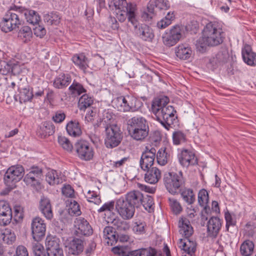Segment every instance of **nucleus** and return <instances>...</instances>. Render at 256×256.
I'll return each mask as SVG.
<instances>
[{
    "label": "nucleus",
    "mask_w": 256,
    "mask_h": 256,
    "mask_svg": "<svg viewBox=\"0 0 256 256\" xmlns=\"http://www.w3.org/2000/svg\"><path fill=\"white\" fill-rule=\"evenodd\" d=\"M127 130L130 136L142 140L148 135L149 128L146 120L142 116H134L127 121Z\"/></svg>",
    "instance_id": "2"
},
{
    "label": "nucleus",
    "mask_w": 256,
    "mask_h": 256,
    "mask_svg": "<svg viewBox=\"0 0 256 256\" xmlns=\"http://www.w3.org/2000/svg\"><path fill=\"white\" fill-rule=\"evenodd\" d=\"M222 220L218 216H212L206 224L207 234L209 237L216 238L222 227Z\"/></svg>",
    "instance_id": "21"
},
{
    "label": "nucleus",
    "mask_w": 256,
    "mask_h": 256,
    "mask_svg": "<svg viewBox=\"0 0 256 256\" xmlns=\"http://www.w3.org/2000/svg\"><path fill=\"white\" fill-rule=\"evenodd\" d=\"M55 131V126L49 122H44L42 126H40V130L38 132L42 137L52 135Z\"/></svg>",
    "instance_id": "48"
},
{
    "label": "nucleus",
    "mask_w": 256,
    "mask_h": 256,
    "mask_svg": "<svg viewBox=\"0 0 256 256\" xmlns=\"http://www.w3.org/2000/svg\"><path fill=\"white\" fill-rule=\"evenodd\" d=\"M169 98L165 96H159L154 98L152 102L151 111L156 116L161 110L168 106Z\"/></svg>",
    "instance_id": "24"
},
{
    "label": "nucleus",
    "mask_w": 256,
    "mask_h": 256,
    "mask_svg": "<svg viewBox=\"0 0 256 256\" xmlns=\"http://www.w3.org/2000/svg\"><path fill=\"white\" fill-rule=\"evenodd\" d=\"M12 210L9 204L4 200L0 201V225L5 226L12 221Z\"/></svg>",
    "instance_id": "18"
},
{
    "label": "nucleus",
    "mask_w": 256,
    "mask_h": 256,
    "mask_svg": "<svg viewBox=\"0 0 256 256\" xmlns=\"http://www.w3.org/2000/svg\"><path fill=\"white\" fill-rule=\"evenodd\" d=\"M156 119L168 130H170L171 125L174 124L178 122L176 113L165 115L156 118Z\"/></svg>",
    "instance_id": "36"
},
{
    "label": "nucleus",
    "mask_w": 256,
    "mask_h": 256,
    "mask_svg": "<svg viewBox=\"0 0 256 256\" xmlns=\"http://www.w3.org/2000/svg\"><path fill=\"white\" fill-rule=\"evenodd\" d=\"M164 184L167 190L172 194H178L184 186L185 180L182 171L168 172L164 175Z\"/></svg>",
    "instance_id": "3"
},
{
    "label": "nucleus",
    "mask_w": 256,
    "mask_h": 256,
    "mask_svg": "<svg viewBox=\"0 0 256 256\" xmlns=\"http://www.w3.org/2000/svg\"><path fill=\"white\" fill-rule=\"evenodd\" d=\"M138 36L144 41L152 42L154 38L152 30L146 24H140L136 20V24L132 25Z\"/></svg>",
    "instance_id": "15"
},
{
    "label": "nucleus",
    "mask_w": 256,
    "mask_h": 256,
    "mask_svg": "<svg viewBox=\"0 0 256 256\" xmlns=\"http://www.w3.org/2000/svg\"><path fill=\"white\" fill-rule=\"evenodd\" d=\"M0 28L1 30L4 32H10L17 28L4 17L0 23Z\"/></svg>",
    "instance_id": "59"
},
{
    "label": "nucleus",
    "mask_w": 256,
    "mask_h": 256,
    "mask_svg": "<svg viewBox=\"0 0 256 256\" xmlns=\"http://www.w3.org/2000/svg\"><path fill=\"white\" fill-rule=\"evenodd\" d=\"M104 238L107 240L108 245L112 246L118 242V234L112 226H106L103 230Z\"/></svg>",
    "instance_id": "35"
},
{
    "label": "nucleus",
    "mask_w": 256,
    "mask_h": 256,
    "mask_svg": "<svg viewBox=\"0 0 256 256\" xmlns=\"http://www.w3.org/2000/svg\"><path fill=\"white\" fill-rule=\"evenodd\" d=\"M61 16L57 12H52L44 16V20L49 25H58L60 22Z\"/></svg>",
    "instance_id": "46"
},
{
    "label": "nucleus",
    "mask_w": 256,
    "mask_h": 256,
    "mask_svg": "<svg viewBox=\"0 0 256 256\" xmlns=\"http://www.w3.org/2000/svg\"><path fill=\"white\" fill-rule=\"evenodd\" d=\"M178 157L180 163L184 167L198 164V159L195 154L188 150H182L178 154Z\"/></svg>",
    "instance_id": "17"
},
{
    "label": "nucleus",
    "mask_w": 256,
    "mask_h": 256,
    "mask_svg": "<svg viewBox=\"0 0 256 256\" xmlns=\"http://www.w3.org/2000/svg\"><path fill=\"white\" fill-rule=\"evenodd\" d=\"M112 251L118 256H156L157 254L156 250L152 247L132 250L128 246H117Z\"/></svg>",
    "instance_id": "5"
},
{
    "label": "nucleus",
    "mask_w": 256,
    "mask_h": 256,
    "mask_svg": "<svg viewBox=\"0 0 256 256\" xmlns=\"http://www.w3.org/2000/svg\"><path fill=\"white\" fill-rule=\"evenodd\" d=\"M145 171L146 173L144 174V180L146 182L155 184L161 178L160 171L156 167L148 168Z\"/></svg>",
    "instance_id": "32"
},
{
    "label": "nucleus",
    "mask_w": 256,
    "mask_h": 256,
    "mask_svg": "<svg viewBox=\"0 0 256 256\" xmlns=\"http://www.w3.org/2000/svg\"><path fill=\"white\" fill-rule=\"evenodd\" d=\"M34 96L30 86L22 88L20 90V103L26 102L30 101Z\"/></svg>",
    "instance_id": "49"
},
{
    "label": "nucleus",
    "mask_w": 256,
    "mask_h": 256,
    "mask_svg": "<svg viewBox=\"0 0 256 256\" xmlns=\"http://www.w3.org/2000/svg\"><path fill=\"white\" fill-rule=\"evenodd\" d=\"M68 89L71 94L74 95H80L86 92V90L84 88L83 86L75 80L74 81Z\"/></svg>",
    "instance_id": "53"
},
{
    "label": "nucleus",
    "mask_w": 256,
    "mask_h": 256,
    "mask_svg": "<svg viewBox=\"0 0 256 256\" xmlns=\"http://www.w3.org/2000/svg\"><path fill=\"white\" fill-rule=\"evenodd\" d=\"M179 232L185 239H180L178 242L181 249L182 256H192L196 250V243L190 240V237L193 234V228L189 220L184 216L180 218L178 220Z\"/></svg>",
    "instance_id": "1"
},
{
    "label": "nucleus",
    "mask_w": 256,
    "mask_h": 256,
    "mask_svg": "<svg viewBox=\"0 0 256 256\" xmlns=\"http://www.w3.org/2000/svg\"><path fill=\"white\" fill-rule=\"evenodd\" d=\"M35 25V27L33 28L34 35L40 38L44 37L46 35V32L44 26L42 25H40L38 23Z\"/></svg>",
    "instance_id": "63"
},
{
    "label": "nucleus",
    "mask_w": 256,
    "mask_h": 256,
    "mask_svg": "<svg viewBox=\"0 0 256 256\" xmlns=\"http://www.w3.org/2000/svg\"><path fill=\"white\" fill-rule=\"evenodd\" d=\"M22 19L24 17L28 22L33 25L36 24L40 21V16L38 12L34 10L19 6Z\"/></svg>",
    "instance_id": "28"
},
{
    "label": "nucleus",
    "mask_w": 256,
    "mask_h": 256,
    "mask_svg": "<svg viewBox=\"0 0 256 256\" xmlns=\"http://www.w3.org/2000/svg\"><path fill=\"white\" fill-rule=\"evenodd\" d=\"M112 223V224L114 226V228L117 234L126 232L130 228L128 222L118 218H114Z\"/></svg>",
    "instance_id": "42"
},
{
    "label": "nucleus",
    "mask_w": 256,
    "mask_h": 256,
    "mask_svg": "<svg viewBox=\"0 0 256 256\" xmlns=\"http://www.w3.org/2000/svg\"><path fill=\"white\" fill-rule=\"evenodd\" d=\"M142 199V206H144L145 210L150 212L154 209V202L152 197L148 194H143Z\"/></svg>",
    "instance_id": "55"
},
{
    "label": "nucleus",
    "mask_w": 256,
    "mask_h": 256,
    "mask_svg": "<svg viewBox=\"0 0 256 256\" xmlns=\"http://www.w3.org/2000/svg\"><path fill=\"white\" fill-rule=\"evenodd\" d=\"M58 142L64 150L70 152L74 148V146L70 140L66 137L59 136L58 137Z\"/></svg>",
    "instance_id": "54"
},
{
    "label": "nucleus",
    "mask_w": 256,
    "mask_h": 256,
    "mask_svg": "<svg viewBox=\"0 0 256 256\" xmlns=\"http://www.w3.org/2000/svg\"><path fill=\"white\" fill-rule=\"evenodd\" d=\"M229 58L228 50H223L218 52L216 57L210 60V63L212 64L214 63L216 66H218V65H222L227 62Z\"/></svg>",
    "instance_id": "39"
},
{
    "label": "nucleus",
    "mask_w": 256,
    "mask_h": 256,
    "mask_svg": "<svg viewBox=\"0 0 256 256\" xmlns=\"http://www.w3.org/2000/svg\"><path fill=\"white\" fill-rule=\"evenodd\" d=\"M2 235L4 241L6 242L8 244H12L16 239V236L10 229L6 228L3 233Z\"/></svg>",
    "instance_id": "56"
},
{
    "label": "nucleus",
    "mask_w": 256,
    "mask_h": 256,
    "mask_svg": "<svg viewBox=\"0 0 256 256\" xmlns=\"http://www.w3.org/2000/svg\"><path fill=\"white\" fill-rule=\"evenodd\" d=\"M66 116L64 112L62 110H58L55 112L52 117V120L56 123H61L66 118Z\"/></svg>",
    "instance_id": "64"
},
{
    "label": "nucleus",
    "mask_w": 256,
    "mask_h": 256,
    "mask_svg": "<svg viewBox=\"0 0 256 256\" xmlns=\"http://www.w3.org/2000/svg\"><path fill=\"white\" fill-rule=\"evenodd\" d=\"M182 28L180 26H174L168 32L163 35L162 38L164 44L167 46L175 45L182 38Z\"/></svg>",
    "instance_id": "13"
},
{
    "label": "nucleus",
    "mask_w": 256,
    "mask_h": 256,
    "mask_svg": "<svg viewBox=\"0 0 256 256\" xmlns=\"http://www.w3.org/2000/svg\"><path fill=\"white\" fill-rule=\"evenodd\" d=\"M158 6L156 4V0H150L147 4L146 8L142 13V18L146 22L151 20L156 16L155 8Z\"/></svg>",
    "instance_id": "30"
},
{
    "label": "nucleus",
    "mask_w": 256,
    "mask_h": 256,
    "mask_svg": "<svg viewBox=\"0 0 256 256\" xmlns=\"http://www.w3.org/2000/svg\"><path fill=\"white\" fill-rule=\"evenodd\" d=\"M254 244L252 240H246L240 245V254L242 256H251L254 252Z\"/></svg>",
    "instance_id": "41"
},
{
    "label": "nucleus",
    "mask_w": 256,
    "mask_h": 256,
    "mask_svg": "<svg viewBox=\"0 0 256 256\" xmlns=\"http://www.w3.org/2000/svg\"><path fill=\"white\" fill-rule=\"evenodd\" d=\"M39 210L43 216L48 220L53 218V212L50 200L48 198L42 196L39 203Z\"/></svg>",
    "instance_id": "26"
},
{
    "label": "nucleus",
    "mask_w": 256,
    "mask_h": 256,
    "mask_svg": "<svg viewBox=\"0 0 256 256\" xmlns=\"http://www.w3.org/2000/svg\"><path fill=\"white\" fill-rule=\"evenodd\" d=\"M112 102L119 111L124 112L138 110L140 103L136 98L130 96H118Z\"/></svg>",
    "instance_id": "7"
},
{
    "label": "nucleus",
    "mask_w": 256,
    "mask_h": 256,
    "mask_svg": "<svg viewBox=\"0 0 256 256\" xmlns=\"http://www.w3.org/2000/svg\"><path fill=\"white\" fill-rule=\"evenodd\" d=\"M66 206L68 207L69 212H71L76 216L81 214V212L78 204L72 199L68 200L66 202Z\"/></svg>",
    "instance_id": "52"
},
{
    "label": "nucleus",
    "mask_w": 256,
    "mask_h": 256,
    "mask_svg": "<svg viewBox=\"0 0 256 256\" xmlns=\"http://www.w3.org/2000/svg\"><path fill=\"white\" fill-rule=\"evenodd\" d=\"M32 250L34 256H47L44 246L38 242L32 244Z\"/></svg>",
    "instance_id": "58"
},
{
    "label": "nucleus",
    "mask_w": 256,
    "mask_h": 256,
    "mask_svg": "<svg viewBox=\"0 0 256 256\" xmlns=\"http://www.w3.org/2000/svg\"><path fill=\"white\" fill-rule=\"evenodd\" d=\"M244 61L248 65L256 66V53L252 52L250 46L246 44L242 50Z\"/></svg>",
    "instance_id": "29"
},
{
    "label": "nucleus",
    "mask_w": 256,
    "mask_h": 256,
    "mask_svg": "<svg viewBox=\"0 0 256 256\" xmlns=\"http://www.w3.org/2000/svg\"><path fill=\"white\" fill-rule=\"evenodd\" d=\"M123 138L122 132L117 124H112L105 127L104 144L108 148L118 146Z\"/></svg>",
    "instance_id": "6"
},
{
    "label": "nucleus",
    "mask_w": 256,
    "mask_h": 256,
    "mask_svg": "<svg viewBox=\"0 0 256 256\" xmlns=\"http://www.w3.org/2000/svg\"><path fill=\"white\" fill-rule=\"evenodd\" d=\"M66 130L69 135L76 137L82 134V130L79 122L76 120H70L66 126Z\"/></svg>",
    "instance_id": "38"
},
{
    "label": "nucleus",
    "mask_w": 256,
    "mask_h": 256,
    "mask_svg": "<svg viewBox=\"0 0 256 256\" xmlns=\"http://www.w3.org/2000/svg\"><path fill=\"white\" fill-rule=\"evenodd\" d=\"M24 168L20 165L12 166L10 167L4 175L6 184L12 187L16 182L20 181L24 174Z\"/></svg>",
    "instance_id": "9"
},
{
    "label": "nucleus",
    "mask_w": 256,
    "mask_h": 256,
    "mask_svg": "<svg viewBox=\"0 0 256 256\" xmlns=\"http://www.w3.org/2000/svg\"><path fill=\"white\" fill-rule=\"evenodd\" d=\"M66 247L69 254L79 256L84 250V242L80 238H74L68 242Z\"/></svg>",
    "instance_id": "23"
},
{
    "label": "nucleus",
    "mask_w": 256,
    "mask_h": 256,
    "mask_svg": "<svg viewBox=\"0 0 256 256\" xmlns=\"http://www.w3.org/2000/svg\"><path fill=\"white\" fill-rule=\"evenodd\" d=\"M20 68L17 62L15 60L0 61V74L6 75L11 73L13 75H16L20 73Z\"/></svg>",
    "instance_id": "16"
},
{
    "label": "nucleus",
    "mask_w": 256,
    "mask_h": 256,
    "mask_svg": "<svg viewBox=\"0 0 256 256\" xmlns=\"http://www.w3.org/2000/svg\"><path fill=\"white\" fill-rule=\"evenodd\" d=\"M46 180L51 186L58 184L62 182V178L58 176L57 172L54 170H50L46 173Z\"/></svg>",
    "instance_id": "45"
},
{
    "label": "nucleus",
    "mask_w": 256,
    "mask_h": 256,
    "mask_svg": "<svg viewBox=\"0 0 256 256\" xmlns=\"http://www.w3.org/2000/svg\"><path fill=\"white\" fill-rule=\"evenodd\" d=\"M182 200L188 205H190L196 201V197L194 191L191 188H184L180 192Z\"/></svg>",
    "instance_id": "43"
},
{
    "label": "nucleus",
    "mask_w": 256,
    "mask_h": 256,
    "mask_svg": "<svg viewBox=\"0 0 256 256\" xmlns=\"http://www.w3.org/2000/svg\"><path fill=\"white\" fill-rule=\"evenodd\" d=\"M193 51L187 44H182L176 48V54L181 60L189 59L192 56Z\"/></svg>",
    "instance_id": "34"
},
{
    "label": "nucleus",
    "mask_w": 256,
    "mask_h": 256,
    "mask_svg": "<svg viewBox=\"0 0 256 256\" xmlns=\"http://www.w3.org/2000/svg\"><path fill=\"white\" fill-rule=\"evenodd\" d=\"M172 142L174 145H179L186 140V134L181 130L174 131L172 136Z\"/></svg>",
    "instance_id": "51"
},
{
    "label": "nucleus",
    "mask_w": 256,
    "mask_h": 256,
    "mask_svg": "<svg viewBox=\"0 0 256 256\" xmlns=\"http://www.w3.org/2000/svg\"><path fill=\"white\" fill-rule=\"evenodd\" d=\"M71 82V78L68 74H61L54 80L53 85L57 88H63L69 85Z\"/></svg>",
    "instance_id": "37"
},
{
    "label": "nucleus",
    "mask_w": 256,
    "mask_h": 256,
    "mask_svg": "<svg viewBox=\"0 0 256 256\" xmlns=\"http://www.w3.org/2000/svg\"><path fill=\"white\" fill-rule=\"evenodd\" d=\"M116 120V116L108 110H104L102 114V124L105 128L106 126L112 124H116L114 122Z\"/></svg>",
    "instance_id": "47"
},
{
    "label": "nucleus",
    "mask_w": 256,
    "mask_h": 256,
    "mask_svg": "<svg viewBox=\"0 0 256 256\" xmlns=\"http://www.w3.org/2000/svg\"><path fill=\"white\" fill-rule=\"evenodd\" d=\"M72 60L74 64L84 74L86 72V70L89 66V60L84 53L75 54L72 56Z\"/></svg>",
    "instance_id": "31"
},
{
    "label": "nucleus",
    "mask_w": 256,
    "mask_h": 256,
    "mask_svg": "<svg viewBox=\"0 0 256 256\" xmlns=\"http://www.w3.org/2000/svg\"><path fill=\"white\" fill-rule=\"evenodd\" d=\"M209 201L208 194L205 189L200 190L198 194V203L200 206L208 204Z\"/></svg>",
    "instance_id": "57"
},
{
    "label": "nucleus",
    "mask_w": 256,
    "mask_h": 256,
    "mask_svg": "<svg viewBox=\"0 0 256 256\" xmlns=\"http://www.w3.org/2000/svg\"><path fill=\"white\" fill-rule=\"evenodd\" d=\"M224 218L226 221V228L227 231H228L230 226H234L236 225V221L228 211L225 212Z\"/></svg>",
    "instance_id": "62"
},
{
    "label": "nucleus",
    "mask_w": 256,
    "mask_h": 256,
    "mask_svg": "<svg viewBox=\"0 0 256 256\" xmlns=\"http://www.w3.org/2000/svg\"><path fill=\"white\" fill-rule=\"evenodd\" d=\"M76 234L77 236H89L92 234V228L88 222L84 218H76L74 222Z\"/></svg>",
    "instance_id": "19"
},
{
    "label": "nucleus",
    "mask_w": 256,
    "mask_h": 256,
    "mask_svg": "<svg viewBox=\"0 0 256 256\" xmlns=\"http://www.w3.org/2000/svg\"><path fill=\"white\" fill-rule=\"evenodd\" d=\"M136 8L134 9L131 7L129 8L128 10L116 11V17L120 22H124L127 17L128 22H130L132 25H136Z\"/></svg>",
    "instance_id": "25"
},
{
    "label": "nucleus",
    "mask_w": 256,
    "mask_h": 256,
    "mask_svg": "<svg viewBox=\"0 0 256 256\" xmlns=\"http://www.w3.org/2000/svg\"><path fill=\"white\" fill-rule=\"evenodd\" d=\"M196 45L198 50L202 52L206 50L207 46H210L203 36L197 40Z\"/></svg>",
    "instance_id": "60"
},
{
    "label": "nucleus",
    "mask_w": 256,
    "mask_h": 256,
    "mask_svg": "<svg viewBox=\"0 0 256 256\" xmlns=\"http://www.w3.org/2000/svg\"><path fill=\"white\" fill-rule=\"evenodd\" d=\"M76 156L82 160L90 161L92 160L94 152V149L88 141L79 140L74 144Z\"/></svg>",
    "instance_id": "8"
},
{
    "label": "nucleus",
    "mask_w": 256,
    "mask_h": 256,
    "mask_svg": "<svg viewBox=\"0 0 256 256\" xmlns=\"http://www.w3.org/2000/svg\"><path fill=\"white\" fill-rule=\"evenodd\" d=\"M20 12L19 6H14L6 13L4 18L15 27L18 28L23 23Z\"/></svg>",
    "instance_id": "20"
},
{
    "label": "nucleus",
    "mask_w": 256,
    "mask_h": 256,
    "mask_svg": "<svg viewBox=\"0 0 256 256\" xmlns=\"http://www.w3.org/2000/svg\"><path fill=\"white\" fill-rule=\"evenodd\" d=\"M109 7L112 10H115L116 12L128 10V8L131 7H132L134 9L136 8V4L128 3L126 0H112L109 4Z\"/></svg>",
    "instance_id": "33"
},
{
    "label": "nucleus",
    "mask_w": 256,
    "mask_h": 256,
    "mask_svg": "<svg viewBox=\"0 0 256 256\" xmlns=\"http://www.w3.org/2000/svg\"><path fill=\"white\" fill-rule=\"evenodd\" d=\"M170 207L175 214H180L182 210V207L177 200L174 198H169Z\"/></svg>",
    "instance_id": "61"
},
{
    "label": "nucleus",
    "mask_w": 256,
    "mask_h": 256,
    "mask_svg": "<svg viewBox=\"0 0 256 256\" xmlns=\"http://www.w3.org/2000/svg\"><path fill=\"white\" fill-rule=\"evenodd\" d=\"M143 194L139 190H132L128 192L125 196V200L128 202L135 208L142 206Z\"/></svg>",
    "instance_id": "27"
},
{
    "label": "nucleus",
    "mask_w": 256,
    "mask_h": 256,
    "mask_svg": "<svg viewBox=\"0 0 256 256\" xmlns=\"http://www.w3.org/2000/svg\"><path fill=\"white\" fill-rule=\"evenodd\" d=\"M170 159V153L166 148H160L157 152L156 160L158 163L161 166L166 165Z\"/></svg>",
    "instance_id": "40"
},
{
    "label": "nucleus",
    "mask_w": 256,
    "mask_h": 256,
    "mask_svg": "<svg viewBox=\"0 0 256 256\" xmlns=\"http://www.w3.org/2000/svg\"><path fill=\"white\" fill-rule=\"evenodd\" d=\"M156 150L154 148L148 149L146 147V150L142 152L140 161V168L146 170L148 168H153L154 160L156 157Z\"/></svg>",
    "instance_id": "14"
},
{
    "label": "nucleus",
    "mask_w": 256,
    "mask_h": 256,
    "mask_svg": "<svg viewBox=\"0 0 256 256\" xmlns=\"http://www.w3.org/2000/svg\"><path fill=\"white\" fill-rule=\"evenodd\" d=\"M116 208L118 213L124 220L132 218L135 213L136 208L124 198L116 200Z\"/></svg>",
    "instance_id": "10"
},
{
    "label": "nucleus",
    "mask_w": 256,
    "mask_h": 256,
    "mask_svg": "<svg viewBox=\"0 0 256 256\" xmlns=\"http://www.w3.org/2000/svg\"><path fill=\"white\" fill-rule=\"evenodd\" d=\"M46 246L47 256H64L63 250L60 246L58 238H53L47 240Z\"/></svg>",
    "instance_id": "22"
},
{
    "label": "nucleus",
    "mask_w": 256,
    "mask_h": 256,
    "mask_svg": "<svg viewBox=\"0 0 256 256\" xmlns=\"http://www.w3.org/2000/svg\"><path fill=\"white\" fill-rule=\"evenodd\" d=\"M222 30L216 22H210L206 24L202 31V36L210 46H214L221 44L224 37Z\"/></svg>",
    "instance_id": "4"
},
{
    "label": "nucleus",
    "mask_w": 256,
    "mask_h": 256,
    "mask_svg": "<svg viewBox=\"0 0 256 256\" xmlns=\"http://www.w3.org/2000/svg\"><path fill=\"white\" fill-rule=\"evenodd\" d=\"M42 177V170L38 166H32L29 172L24 176V181L28 186L36 187L40 184Z\"/></svg>",
    "instance_id": "12"
},
{
    "label": "nucleus",
    "mask_w": 256,
    "mask_h": 256,
    "mask_svg": "<svg viewBox=\"0 0 256 256\" xmlns=\"http://www.w3.org/2000/svg\"><path fill=\"white\" fill-rule=\"evenodd\" d=\"M32 31L28 26H23L18 32V37L24 40V42L30 41L32 38Z\"/></svg>",
    "instance_id": "50"
},
{
    "label": "nucleus",
    "mask_w": 256,
    "mask_h": 256,
    "mask_svg": "<svg viewBox=\"0 0 256 256\" xmlns=\"http://www.w3.org/2000/svg\"><path fill=\"white\" fill-rule=\"evenodd\" d=\"M32 234L33 238L36 242L40 241L44 238L46 231V224L40 217H36L31 222Z\"/></svg>",
    "instance_id": "11"
},
{
    "label": "nucleus",
    "mask_w": 256,
    "mask_h": 256,
    "mask_svg": "<svg viewBox=\"0 0 256 256\" xmlns=\"http://www.w3.org/2000/svg\"><path fill=\"white\" fill-rule=\"evenodd\" d=\"M94 102V98L87 94H84L79 99L78 106L80 110H85Z\"/></svg>",
    "instance_id": "44"
}]
</instances>
